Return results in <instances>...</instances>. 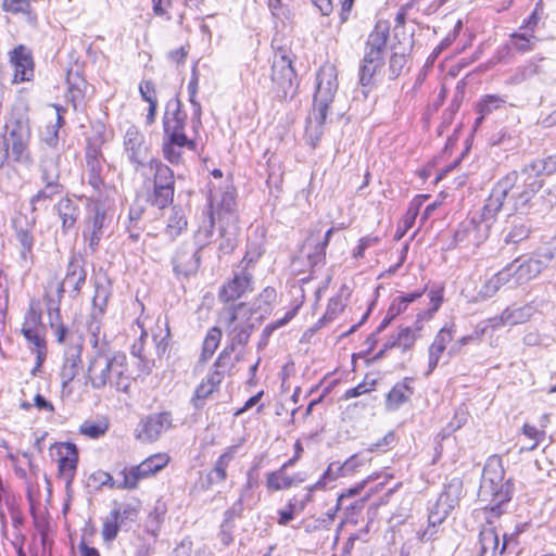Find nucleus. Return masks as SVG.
I'll return each mask as SVG.
<instances>
[{
	"instance_id": "nucleus-63",
	"label": "nucleus",
	"mask_w": 556,
	"mask_h": 556,
	"mask_svg": "<svg viewBox=\"0 0 556 556\" xmlns=\"http://www.w3.org/2000/svg\"><path fill=\"white\" fill-rule=\"evenodd\" d=\"M298 306L293 307L292 309L288 311L285 316L278 320H276L273 324L267 325L264 330L263 334L268 337L270 336L276 329L287 325L298 313Z\"/></svg>"
},
{
	"instance_id": "nucleus-49",
	"label": "nucleus",
	"mask_w": 556,
	"mask_h": 556,
	"mask_svg": "<svg viewBox=\"0 0 556 556\" xmlns=\"http://www.w3.org/2000/svg\"><path fill=\"white\" fill-rule=\"evenodd\" d=\"M198 88H199V77H198L197 73L193 72V74L189 80V84H188V94H189V102L192 105L193 119H194L193 123L194 124L201 123L200 116H201L202 110H201V104L197 99Z\"/></svg>"
},
{
	"instance_id": "nucleus-20",
	"label": "nucleus",
	"mask_w": 556,
	"mask_h": 556,
	"mask_svg": "<svg viewBox=\"0 0 556 556\" xmlns=\"http://www.w3.org/2000/svg\"><path fill=\"white\" fill-rule=\"evenodd\" d=\"M169 426V414L161 413L151 415L140 424L137 438L143 442L156 441Z\"/></svg>"
},
{
	"instance_id": "nucleus-27",
	"label": "nucleus",
	"mask_w": 556,
	"mask_h": 556,
	"mask_svg": "<svg viewBox=\"0 0 556 556\" xmlns=\"http://www.w3.org/2000/svg\"><path fill=\"white\" fill-rule=\"evenodd\" d=\"M410 382V378H405L390 390L386 400V407L388 410L399 409L410 399L414 393L413 388L409 386Z\"/></svg>"
},
{
	"instance_id": "nucleus-26",
	"label": "nucleus",
	"mask_w": 556,
	"mask_h": 556,
	"mask_svg": "<svg viewBox=\"0 0 556 556\" xmlns=\"http://www.w3.org/2000/svg\"><path fill=\"white\" fill-rule=\"evenodd\" d=\"M252 289L250 275L242 273L227 282L219 292V299L224 302L235 301Z\"/></svg>"
},
{
	"instance_id": "nucleus-51",
	"label": "nucleus",
	"mask_w": 556,
	"mask_h": 556,
	"mask_svg": "<svg viewBox=\"0 0 556 556\" xmlns=\"http://www.w3.org/2000/svg\"><path fill=\"white\" fill-rule=\"evenodd\" d=\"M522 434L531 441V444L521 446L520 452L533 451L545 438V431L539 430L535 426L525 424L522 427Z\"/></svg>"
},
{
	"instance_id": "nucleus-8",
	"label": "nucleus",
	"mask_w": 556,
	"mask_h": 556,
	"mask_svg": "<svg viewBox=\"0 0 556 556\" xmlns=\"http://www.w3.org/2000/svg\"><path fill=\"white\" fill-rule=\"evenodd\" d=\"M276 299V290L271 287H266L258 295L254 303V308L249 307L247 304L240 303L235 306L224 308L219 315V321L226 326L229 336L235 327L240 329L245 323L252 321V315L257 314L256 320H262L266 314L269 313L270 306Z\"/></svg>"
},
{
	"instance_id": "nucleus-29",
	"label": "nucleus",
	"mask_w": 556,
	"mask_h": 556,
	"mask_svg": "<svg viewBox=\"0 0 556 556\" xmlns=\"http://www.w3.org/2000/svg\"><path fill=\"white\" fill-rule=\"evenodd\" d=\"M85 269L77 262H71L64 281L59 287V294L61 295L65 291V288H70L72 292L77 294L85 283Z\"/></svg>"
},
{
	"instance_id": "nucleus-4",
	"label": "nucleus",
	"mask_w": 556,
	"mask_h": 556,
	"mask_svg": "<svg viewBox=\"0 0 556 556\" xmlns=\"http://www.w3.org/2000/svg\"><path fill=\"white\" fill-rule=\"evenodd\" d=\"M253 331V325L245 323L238 330L237 327L231 330L230 345L225 348L213 364V368L208 371L206 378L197 387L192 397L193 405L201 407L203 401L213 394L220 386L226 374H229L233 367L231 354L237 344L244 345Z\"/></svg>"
},
{
	"instance_id": "nucleus-41",
	"label": "nucleus",
	"mask_w": 556,
	"mask_h": 556,
	"mask_svg": "<svg viewBox=\"0 0 556 556\" xmlns=\"http://www.w3.org/2000/svg\"><path fill=\"white\" fill-rule=\"evenodd\" d=\"M150 168L154 170V187H174V175L172 169L157 160H151Z\"/></svg>"
},
{
	"instance_id": "nucleus-47",
	"label": "nucleus",
	"mask_w": 556,
	"mask_h": 556,
	"mask_svg": "<svg viewBox=\"0 0 556 556\" xmlns=\"http://www.w3.org/2000/svg\"><path fill=\"white\" fill-rule=\"evenodd\" d=\"M340 463H331L327 470L323 473L319 480L309 486V491L323 490L329 486L332 482H334L338 478L344 477L343 472L339 470Z\"/></svg>"
},
{
	"instance_id": "nucleus-11",
	"label": "nucleus",
	"mask_w": 556,
	"mask_h": 556,
	"mask_svg": "<svg viewBox=\"0 0 556 556\" xmlns=\"http://www.w3.org/2000/svg\"><path fill=\"white\" fill-rule=\"evenodd\" d=\"M187 114L181 109L179 100H170L166 104L165 114L163 117L164 140H188L185 134Z\"/></svg>"
},
{
	"instance_id": "nucleus-13",
	"label": "nucleus",
	"mask_w": 556,
	"mask_h": 556,
	"mask_svg": "<svg viewBox=\"0 0 556 556\" xmlns=\"http://www.w3.org/2000/svg\"><path fill=\"white\" fill-rule=\"evenodd\" d=\"M124 149L128 160L137 168L143 166L149 159V146L146 143L143 134L136 126H130L126 130Z\"/></svg>"
},
{
	"instance_id": "nucleus-30",
	"label": "nucleus",
	"mask_w": 556,
	"mask_h": 556,
	"mask_svg": "<svg viewBox=\"0 0 556 556\" xmlns=\"http://www.w3.org/2000/svg\"><path fill=\"white\" fill-rule=\"evenodd\" d=\"M106 306V296L104 295L100 299V293L97 291L93 298V312H92V320L88 325V331L91 334V344L93 348H98L100 333H101V323L99 317H101L104 313Z\"/></svg>"
},
{
	"instance_id": "nucleus-17",
	"label": "nucleus",
	"mask_w": 556,
	"mask_h": 556,
	"mask_svg": "<svg viewBox=\"0 0 556 556\" xmlns=\"http://www.w3.org/2000/svg\"><path fill=\"white\" fill-rule=\"evenodd\" d=\"M59 456V476L68 485L71 484L78 463V452L76 445L70 442H63L55 445Z\"/></svg>"
},
{
	"instance_id": "nucleus-15",
	"label": "nucleus",
	"mask_w": 556,
	"mask_h": 556,
	"mask_svg": "<svg viewBox=\"0 0 556 556\" xmlns=\"http://www.w3.org/2000/svg\"><path fill=\"white\" fill-rule=\"evenodd\" d=\"M454 333V325L451 324L442 327L435 334L432 343L428 348L427 369L424 374L426 377L431 375L439 365L447 345L453 341Z\"/></svg>"
},
{
	"instance_id": "nucleus-42",
	"label": "nucleus",
	"mask_w": 556,
	"mask_h": 556,
	"mask_svg": "<svg viewBox=\"0 0 556 556\" xmlns=\"http://www.w3.org/2000/svg\"><path fill=\"white\" fill-rule=\"evenodd\" d=\"M121 519V509L111 510L110 515L104 519L102 526V538L104 542H112L118 534L119 527L122 522Z\"/></svg>"
},
{
	"instance_id": "nucleus-58",
	"label": "nucleus",
	"mask_w": 556,
	"mask_h": 556,
	"mask_svg": "<svg viewBox=\"0 0 556 556\" xmlns=\"http://www.w3.org/2000/svg\"><path fill=\"white\" fill-rule=\"evenodd\" d=\"M55 109H56V122H55V124L48 125L46 132L42 135V139L49 146H54L56 143L59 128L63 124V116H62L63 111L58 106Z\"/></svg>"
},
{
	"instance_id": "nucleus-54",
	"label": "nucleus",
	"mask_w": 556,
	"mask_h": 556,
	"mask_svg": "<svg viewBox=\"0 0 556 556\" xmlns=\"http://www.w3.org/2000/svg\"><path fill=\"white\" fill-rule=\"evenodd\" d=\"M169 462V456L165 453L154 454L148 458H146L142 465H146L147 470L151 476L155 475L160 470H162Z\"/></svg>"
},
{
	"instance_id": "nucleus-9",
	"label": "nucleus",
	"mask_w": 556,
	"mask_h": 556,
	"mask_svg": "<svg viewBox=\"0 0 556 556\" xmlns=\"http://www.w3.org/2000/svg\"><path fill=\"white\" fill-rule=\"evenodd\" d=\"M479 497L486 502L485 508L500 513V506L509 501V494L503 488V471L498 459H490L484 467Z\"/></svg>"
},
{
	"instance_id": "nucleus-33",
	"label": "nucleus",
	"mask_w": 556,
	"mask_h": 556,
	"mask_svg": "<svg viewBox=\"0 0 556 556\" xmlns=\"http://www.w3.org/2000/svg\"><path fill=\"white\" fill-rule=\"evenodd\" d=\"M194 149V142L190 139L188 140H178V142H173V140H164L163 141V154L164 157L172 164H178L181 162L184 149Z\"/></svg>"
},
{
	"instance_id": "nucleus-36",
	"label": "nucleus",
	"mask_w": 556,
	"mask_h": 556,
	"mask_svg": "<svg viewBox=\"0 0 556 556\" xmlns=\"http://www.w3.org/2000/svg\"><path fill=\"white\" fill-rule=\"evenodd\" d=\"M305 509V502H299V500L293 496L288 501L285 507L277 510L276 521L279 526L289 525L298 515H300Z\"/></svg>"
},
{
	"instance_id": "nucleus-31",
	"label": "nucleus",
	"mask_w": 556,
	"mask_h": 556,
	"mask_svg": "<svg viewBox=\"0 0 556 556\" xmlns=\"http://www.w3.org/2000/svg\"><path fill=\"white\" fill-rule=\"evenodd\" d=\"M239 445H231L216 460L213 470L210 473L212 482L224 481L227 478V468L230 462L235 458Z\"/></svg>"
},
{
	"instance_id": "nucleus-50",
	"label": "nucleus",
	"mask_w": 556,
	"mask_h": 556,
	"mask_svg": "<svg viewBox=\"0 0 556 556\" xmlns=\"http://www.w3.org/2000/svg\"><path fill=\"white\" fill-rule=\"evenodd\" d=\"M88 166L90 167V173L88 175V184L92 187L93 193L91 195H98L99 193L104 194L105 189H111L110 187L103 184L102 178L100 177L99 163L97 160L88 161Z\"/></svg>"
},
{
	"instance_id": "nucleus-39",
	"label": "nucleus",
	"mask_w": 556,
	"mask_h": 556,
	"mask_svg": "<svg viewBox=\"0 0 556 556\" xmlns=\"http://www.w3.org/2000/svg\"><path fill=\"white\" fill-rule=\"evenodd\" d=\"M424 293L425 289L395 296L388 308V316H390V318H395L400 314L404 313L408 305L419 299Z\"/></svg>"
},
{
	"instance_id": "nucleus-12",
	"label": "nucleus",
	"mask_w": 556,
	"mask_h": 556,
	"mask_svg": "<svg viewBox=\"0 0 556 556\" xmlns=\"http://www.w3.org/2000/svg\"><path fill=\"white\" fill-rule=\"evenodd\" d=\"M303 448L299 442L295 444V457L288 459L277 470L266 473V488L270 492L288 490L293 485L300 484L304 478L300 475L289 476L287 469L294 466L301 457Z\"/></svg>"
},
{
	"instance_id": "nucleus-53",
	"label": "nucleus",
	"mask_w": 556,
	"mask_h": 556,
	"mask_svg": "<svg viewBox=\"0 0 556 556\" xmlns=\"http://www.w3.org/2000/svg\"><path fill=\"white\" fill-rule=\"evenodd\" d=\"M28 330H45L43 325L41 323V313L34 306H30L29 309L27 311L21 331Z\"/></svg>"
},
{
	"instance_id": "nucleus-37",
	"label": "nucleus",
	"mask_w": 556,
	"mask_h": 556,
	"mask_svg": "<svg viewBox=\"0 0 556 556\" xmlns=\"http://www.w3.org/2000/svg\"><path fill=\"white\" fill-rule=\"evenodd\" d=\"M22 333L34 345L33 352L36 354L37 366H41L47 356L45 330H28Z\"/></svg>"
},
{
	"instance_id": "nucleus-32",
	"label": "nucleus",
	"mask_w": 556,
	"mask_h": 556,
	"mask_svg": "<svg viewBox=\"0 0 556 556\" xmlns=\"http://www.w3.org/2000/svg\"><path fill=\"white\" fill-rule=\"evenodd\" d=\"M371 450H365L353 454L344 463L340 464L339 470L344 477L353 476L371 462Z\"/></svg>"
},
{
	"instance_id": "nucleus-44",
	"label": "nucleus",
	"mask_w": 556,
	"mask_h": 556,
	"mask_svg": "<svg viewBox=\"0 0 556 556\" xmlns=\"http://www.w3.org/2000/svg\"><path fill=\"white\" fill-rule=\"evenodd\" d=\"M187 227V218L180 208L174 207L167 220L166 235L174 239Z\"/></svg>"
},
{
	"instance_id": "nucleus-16",
	"label": "nucleus",
	"mask_w": 556,
	"mask_h": 556,
	"mask_svg": "<svg viewBox=\"0 0 556 556\" xmlns=\"http://www.w3.org/2000/svg\"><path fill=\"white\" fill-rule=\"evenodd\" d=\"M213 216L217 215L219 223L237 224L236 197L232 190L228 189L222 194H213L210 199V211Z\"/></svg>"
},
{
	"instance_id": "nucleus-59",
	"label": "nucleus",
	"mask_w": 556,
	"mask_h": 556,
	"mask_svg": "<svg viewBox=\"0 0 556 556\" xmlns=\"http://www.w3.org/2000/svg\"><path fill=\"white\" fill-rule=\"evenodd\" d=\"M345 307V302L341 295L332 296L327 305L323 319L327 321L333 320Z\"/></svg>"
},
{
	"instance_id": "nucleus-48",
	"label": "nucleus",
	"mask_w": 556,
	"mask_h": 556,
	"mask_svg": "<svg viewBox=\"0 0 556 556\" xmlns=\"http://www.w3.org/2000/svg\"><path fill=\"white\" fill-rule=\"evenodd\" d=\"M429 298L430 308L417 315V323L430 319L433 316V314L440 308L443 302V288L438 287L435 289H431L429 292Z\"/></svg>"
},
{
	"instance_id": "nucleus-23",
	"label": "nucleus",
	"mask_w": 556,
	"mask_h": 556,
	"mask_svg": "<svg viewBox=\"0 0 556 556\" xmlns=\"http://www.w3.org/2000/svg\"><path fill=\"white\" fill-rule=\"evenodd\" d=\"M292 77L293 68L291 66V60L283 51L276 52L273 61V83L278 89L286 91V89L291 85Z\"/></svg>"
},
{
	"instance_id": "nucleus-38",
	"label": "nucleus",
	"mask_w": 556,
	"mask_h": 556,
	"mask_svg": "<svg viewBox=\"0 0 556 556\" xmlns=\"http://www.w3.org/2000/svg\"><path fill=\"white\" fill-rule=\"evenodd\" d=\"M214 223L215 217L213 216V212H207L203 217L202 224L194 233V241L199 249H203L211 242Z\"/></svg>"
},
{
	"instance_id": "nucleus-35",
	"label": "nucleus",
	"mask_w": 556,
	"mask_h": 556,
	"mask_svg": "<svg viewBox=\"0 0 556 556\" xmlns=\"http://www.w3.org/2000/svg\"><path fill=\"white\" fill-rule=\"evenodd\" d=\"M506 103V99L498 94H485L477 103L476 110L479 113V117L476 123L480 124L482 119L491 114L492 112L503 108Z\"/></svg>"
},
{
	"instance_id": "nucleus-5",
	"label": "nucleus",
	"mask_w": 556,
	"mask_h": 556,
	"mask_svg": "<svg viewBox=\"0 0 556 556\" xmlns=\"http://www.w3.org/2000/svg\"><path fill=\"white\" fill-rule=\"evenodd\" d=\"M338 74L334 65L324 64L317 73L316 91L314 94L313 115L308 119L306 134L315 144L323 134V125L327 118L328 108L338 90Z\"/></svg>"
},
{
	"instance_id": "nucleus-2",
	"label": "nucleus",
	"mask_w": 556,
	"mask_h": 556,
	"mask_svg": "<svg viewBox=\"0 0 556 556\" xmlns=\"http://www.w3.org/2000/svg\"><path fill=\"white\" fill-rule=\"evenodd\" d=\"M85 378L86 384L94 390L111 387L127 392L131 378L126 355L121 352H97L88 361Z\"/></svg>"
},
{
	"instance_id": "nucleus-18",
	"label": "nucleus",
	"mask_w": 556,
	"mask_h": 556,
	"mask_svg": "<svg viewBox=\"0 0 556 556\" xmlns=\"http://www.w3.org/2000/svg\"><path fill=\"white\" fill-rule=\"evenodd\" d=\"M10 63L14 67V83L28 81L34 76V62L31 53L23 45L10 52Z\"/></svg>"
},
{
	"instance_id": "nucleus-62",
	"label": "nucleus",
	"mask_w": 556,
	"mask_h": 556,
	"mask_svg": "<svg viewBox=\"0 0 556 556\" xmlns=\"http://www.w3.org/2000/svg\"><path fill=\"white\" fill-rule=\"evenodd\" d=\"M174 0H151L153 14L159 17H164L166 21L172 20L169 9L173 7Z\"/></svg>"
},
{
	"instance_id": "nucleus-43",
	"label": "nucleus",
	"mask_w": 556,
	"mask_h": 556,
	"mask_svg": "<svg viewBox=\"0 0 556 556\" xmlns=\"http://www.w3.org/2000/svg\"><path fill=\"white\" fill-rule=\"evenodd\" d=\"M255 482L249 477L247 484L244 489L242 490L238 501L233 503V505L227 509L224 514V521L223 522H230L232 523V520L236 517H239L243 510V503L248 500L250 496V492L252 488L254 486Z\"/></svg>"
},
{
	"instance_id": "nucleus-64",
	"label": "nucleus",
	"mask_w": 556,
	"mask_h": 556,
	"mask_svg": "<svg viewBox=\"0 0 556 556\" xmlns=\"http://www.w3.org/2000/svg\"><path fill=\"white\" fill-rule=\"evenodd\" d=\"M406 64V55L404 53H393L390 58L389 71L390 76L395 78Z\"/></svg>"
},
{
	"instance_id": "nucleus-28",
	"label": "nucleus",
	"mask_w": 556,
	"mask_h": 556,
	"mask_svg": "<svg viewBox=\"0 0 556 556\" xmlns=\"http://www.w3.org/2000/svg\"><path fill=\"white\" fill-rule=\"evenodd\" d=\"M146 467L140 463L137 466L125 467L121 470L122 480L117 484V489L134 490L138 488L140 480L152 477Z\"/></svg>"
},
{
	"instance_id": "nucleus-6",
	"label": "nucleus",
	"mask_w": 556,
	"mask_h": 556,
	"mask_svg": "<svg viewBox=\"0 0 556 556\" xmlns=\"http://www.w3.org/2000/svg\"><path fill=\"white\" fill-rule=\"evenodd\" d=\"M30 127L25 114H12L2 135L4 162L8 164H30Z\"/></svg>"
},
{
	"instance_id": "nucleus-14",
	"label": "nucleus",
	"mask_w": 556,
	"mask_h": 556,
	"mask_svg": "<svg viewBox=\"0 0 556 556\" xmlns=\"http://www.w3.org/2000/svg\"><path fill=\"white\" fill-rule=\"evenodd\" d=\"M516 533L503 535L502 545H500V532L491 527H484L480 531V549L478 556H500L516 539Z\"/></svg>"
},
{
	"instance_id": "nucleus-1",
	"label": "nucleus",
	"mask_w": 556,
	"mask_h": 556,
	"mask_svg": "<svg viewBox=\"0 0 556 556\" xmlns=\"http://www.w3.org/2000/svg\"><path fill=\"white\" fill-rule=\"evenodd\" d=\"M541 187L542 180L538 176L536 165L526 167L521 173H508L493 187L481 213L458 227L455 231V241L481 244L488 238L501 208L504 207L509 214L526 212Z\"/></svg>"
},
{
	"instance_id": "nucleus-7",
	"label": "nucleus",
	"mask_w": 556,
	"mask_h": 556,
	"mask_svg": "<svg viewBox=\"0 0 556 556\" xmlns=\"http://www.w3.org/2000/svg\"><path fill=\"white\" fill-rule=\"evenodd\" d=\"M114 189H105L104 194L89 195L88 215L84 229V239L96 249L103 236V229L111 222L110 212L114 206Z\"/></svg>"
},
{
	"instance_id": "nucleus-60",
	"label": "nucleus",
	"mask_w": 556,
	"mask_h": 556,
	"mask_svg": "<svg viewBox=\"0 0 556 556\" xmlns=\"http://www.w3.org/2000/svg\"><path fill=\"white\" fill-rule=\"evenodd\" d=\"M16 239L22 245L21 255L24 260H27L28 255L31 252L34 244V237L28 229H17L16 230Z\"/></svg>"
},
{
	"instance_id": "nucleus-55",
	"label": "nucleus",
	"mask_w": 556,
	"mask_h": 556,
	"mask_svg": "<svg viewBox=\"0 0 556 556\" xmlns=\"http://www.w3.org/2000/svg\"><path fill=\"white\" fill-rule=\"evenodd\" d=\"M173 197L174 187H154L152 203L159 208H164L173 201Z\"/></svg>"
},
{
	"instance_id": "nucleus-19",
	"label": "nucleus",
	"mask_w": 556,
	"mask_h": 556,
	"mask_svg": "<svg viewBox=\"0 0 556 556\" xmlns=\"http://www.w3.org/2000/svg\"><path fill=\"white\" fill-rule=\"evenodd\" d=\"M540 17L534 11L520 26L519 30L511 34L510 41L515 49L521 52L530 51L534 48L538 38L535 37V29Z\"/></svg>"
},
{
	"instance_id": "nucleus-3",
	"label": "nucleus",
	"mask_w": 556,
	"mask_h": 556,
	"mask_svg": "<svg viewBox=\"0 0 556 556\" xmlns=\"http://www.w3.org/2000/svg\"><path fill=\"white\" fill-rule=\"evenodd\" d=\"M552 257V254H542L513 261L481 286L478 298L486 300L503 287L515 288L528 283L547 267Z\"/></svg>"
},
{
	"instance_id": "nucleus-45",
	"label": "nucleus",
	"mask_w": 556,
	"mask_h": 556,
	"mask_svg": "<svg viewBox=\"0 0 556 556\" xmlns=\"http://www.w3.org/2000/svg\"><path fill=\"white\" fill-rule=\"evenodd\" d=\"M220 339L222 331L217 327H213L212 329L208 330L203 341L202 353L200 357L201 362H206L208 358L213 356V354L215 353L216 349L219 345Z\"/></svg>"
},
{
	"instance_id": "nucleus-46",
	"label": "nucleus",
	"mask_w": 556,
	"mask_h": 556,
	"mask_svg": "<svg viewBox=\"0 0 556 556\" xmlns=\"http://www.w3.org/2000/svg\"><path fill=\"white\" fill-rule=\"evenodd\" d=\"M237 233V224L220 223V236L223 241L219 243V250L222 252L230 253L235 249Z\"/></svg>"
},
{
	"instance_id": "nucleus-40",
	"label": "nucleus",
	"mask_w": 556,
	"mask_h": 556,
	"mask_svg": "<svg viewBox=\"0 0 556 556\" xmlns=\"http://www.w3.org/2000/svg\"><path fill=\"white\" fill-rule=\"evenodd\" d=\"M383 61L380 59L364 55V60L359 70V84L362 87H369L377 71L381 68Z\"/></svg>"
},
{
	"instance_id": "nucleus-22",
	"label": "nucleus",
	"mask_w": 556,
	"mask_h": 556,
	"mask_svg": "<svg viewBox=\"0 0 556 556\" xmlns=\"http://www.w3.org/2000/svg\"><path fill=\"white\" fill-rule=\"evenodd\" d=\"M533 307L530 304L509 305L502 313L495 316V324L498 328L506 326L514 327L527 323L533 315Z\"/></svg>"
},
{
	"instance_id": "nucleus-52",
	"label": "nucleus",
	"mask_w": 556,
	"mask_h": 556,
	"mask_svg": "<svg viewBox=\"0 0 556 556\" xmlns=\"http://www.w3.org/2000/svg\"><path fill=\"white\" fill-rule=\"evenodd\" d=\"M397 349H400L402 352L409 351L415 345V342L418 338L417 331L412 330L410 328H402L399 330L397 334L395 336Z\"/></svg>"
},
{
	"instance_id": "nucleus-25",
	"label": "nucleus",
	"mask_w": 556,
	"mask_h": 556,
	"mask_svg": "<svg viewBox=\"0 0 556 556\" xmlns=\"http://www.w3.org/2000/svg\"><path fill=\"white\" fill-rule=\"evenodd\" d=\"M388 37L389 27L378 24L368 37L365 55L384 61Z\"/></svg>"
},
{
	"instance_id": "nucleus-61",
	"label": "nucleus",
	"mask_w": 556,
	"mask_h": 556,
	"mask_svg": "<svg viewBox=\"0 0 556 556\" xmlns=\"http://www.w3.org/2000/svg\"><path fill=\"white\" fill-rule=\"evenodd\" d=\"M108 430L105 422H84L80 426V433L91 439H98L102 437Z\"/></svg>"
},
{
	"instance_id": "nucleus-10",
	"label": "nucleus",
	"mask_w": 556,
	"mask_h": 556,
	"mask_svg": "<svg viewBox=\"0 0 556 556\" xmlns=\"http://www.w3.org/2000/svg\"><path fill=\"white\" fill-rule=\"evenodd\" d=\"M463 495V483L459 479L451 480L440 494L435 505L430 510L429 528L422 533L421 540H429L434 534V527L442 523L448 514L458 505Z\"/></svg>"
},
{
	"instance_id": "nucleus-24",
	"label": "nucleus",
	"mask_w": 556,
	"mask_h": 556,
	"mask_svg": "<svg viewBox=\"0 0 556 556\" xmlns=\"http://www.w3.org/2000/svg\"><path fill=\"white\" fill-rule=\"evenodd\" d=\"M58 178L59 170L55 162L53 160L45 161L42 164V179L46 182V187L33 197V205H35L40 200L48 199L54 193L59 192Z\"/></svg>"
},
{
	"instance_id": "nucleus-21",
	"label": "nucleus",
	"mask_w": 556,
	"mask_h": 556,
	"mask_svg": "<svg viewBox=\"0 0 556 556\" xmlns=\"http://www.w3.org/2000/svg\"><path fill=\"white\" fill-rule=\"evenodd\" d=\"M81 369V346L79 344L71 345L66 349L63 364L60 370V380L63 392L75 379Z\"/></svg>"
},
{
	"instance_id": "nucleus-34",
	"label": "nucleus",
	"mask_w": 556,
	"mask_h": 556,
	"mask_svg": "<svg viewBox=\"0 0 556 556\" xmlns=\"http://www.w3.org/2000/svg\"><path fill=\"white\" fill-rule=\"evenodd\" d=\"M58 213L65 231L74 227L79 215L77 205L70 199L60 200L58 203Z\"/></svg>"
},
{
	"instance_id": "nucleus-56",
	"label": "nucleus",
	"mask_w": 556,
	"mask_h": 556,
	"mask_svg": "<svg viewBox=\"0 0 556 556\" xmlns=\"http://www.w3.org/2000/svg\"><path fill=\"white\" fill-rule=\"evenodd\" d=\"M498 329L500 328L498 325L495 324L494 316L477 324L471 334L473 336L476 342H481L484 336L489 334L490 332H494Z\"/></svg>"
},
{
	"instance_id": "nucleus-57",
	"label": "nucleus",
	"mask_w": 556,
	"mask_h": 556,
	"mask_svg": "<svg viewBox=\"0 0 556 556\" xmlns=\"http://www.w3.org/2000/svg\"><path fill=\"white\" fill-rule=\"evenodd\" d=\"M3 11L12 14H29L31 4L29 0H2Z\"/></svg>"
}]
</instances>
